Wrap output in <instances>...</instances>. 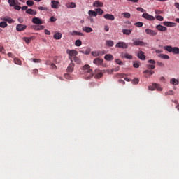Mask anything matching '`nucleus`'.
I'll use <instances>...</instances> for the list:
<instances>
[{"label": "nucleus", "mask_w": 179, "mask_h": 179, "mask_svg": "<svg viewBox=\"0 0 179 179\" xmlns=\"http://www.w3.org/2000/svg\"><path fill=\"white\" fill-rule=\"evenodd\" d=\"M83 70L84 73H85V79H92L93 76V70L90 69V66L89 64H86L83 66Z\"/></svg>", "instance_id": "obj_1"}, {"label": "nucleus", "mask_w": 179, "mask_h": 179, "mask_svg": "<svg viewBox=\"0 0 179 179\" xmlns=\"http://www.w3.org/2000/svg\"><path fill=\"white\" fill-rule=\"evenodd\" d=\"M164 49L168 52H172L173 54L178 55L179 54V48L178 47H172L170 45H166L164 47Z\"/></svg>", "instance_id": "obj_2"}, {"label": "nucleus", "mask_w": 179, "mask_h": 179, "mask_svg": "<svg viewBox=\"0 0 179 179\" xmlns=\"http://www.w3.org/2000/svg\"><path fill=\"white\" fill-rule=\"evenodd\" d=\"M66 54L69 55V59H70L71 62H73V60L72 58H75L76 55H78V51L75 50H67Z\"/></svg>", "instance_id": "obj_3"}, {"label": "nucleus", "mask_w": 179, "mask_h": 179, "mask_svg": "<svg viewBox=\"0 0 179 179\" xmlns=\"http://www.w3.org/2000/svg\"><path fill=\"white\" fill-rule=\"evenodd\" d=\"M142 17H143V19H146V20H149L150 22L155 20V17L147 13H143L142 15Z\"/></svg>", "instance_id": "obj_4"}, {"label": "nucleus", "mask_w": 179, "mask_h": 179, "mask_svg": "<svg viewBox=\"0 0 179 179\" xmlns=\"http://www.w3.org/2000/svg\"><path fill=\"white\" fill-rule=\"evenodd\" d=\"M148 64H148L147 68L148 69H155L156 68V66H155V64H156V61L153 59H150L148 61Z\"/></svg>", "instance_id": "obj_5"}, {"label": "nucleus", "mask_w": 179, "mask_h": 179, "mask_svg": "<svg viewBox=\"0 0 179 179\" xmlns=\"http://www.w3.org/2000/svg\"><path fill=\"white\" fill-rule=\"evenodd\" d=\"M27 29V26L22 24H18L16 26V30L17 31H24V29Z\"/></svg>", "instance_id": "obj_6"}, {"label": "nucleus", "mask_w": 179, "mask_h": 179, "mask_svg": "<svg viewBox=\"0 0 179 179\" xmlns=\"http://www.w3.org/2000/svg\"><path fill=\"white\" fill-rule=\"evenodd\" d=\"M116 48H128V45L124 42H119L115 45Z\"/></svg>", "instance_id": "obj_7"}, {"label": "nucleus", "mask_w": 179, "mask_h": 179, "mask_svg": "<svg viewBox=\"0 0 179 179\" xmlns=\"http://www.w3.org/2000/svg\"><path fill=\"white\" fill-rule=\"evenodd\" d=\"M74 68H75V63H73V62H71L69 64V66H68V67H67V69H66V71H67V72L72 73V72H73Z\"/></svg>", "instance_id": "obj_8"}, {"label": "nucleus", "mask_w": 179, "mask_h": 179, "mask_svg": "<svg viewBox=\"0 0 179 179\" xmlns=\"http://www.w3.org/2000/svg\"><path fill=\"white\" fill-rule=\"evenodd\" d=\"M138 58H139V59H141V61H145V59H146V56H145V52H143V51H139L138 52L137 55Z\"/></svg>", "instance_id": "obj_9"}, {"label": "nucleus", "mask_w": 179, "mask_h": 179, "mask_svg": "<svg viewBox=\"0 0 179 179\" xmlns=\"http://www.w3.org/2000/svg\"><path fill=\"white\" fill-rule=\"evenodd\" d=\"M32 23H34V24H43V20L39 17H34L32 19Z\"/></svg>", "instance_id": "obj_10"}, {"label": "nucleus", "mask_w": 179, "mask_h": 179, "mask_svg": "<svg viewBox=\"0 0 179 179\" xmlns=\"http://www.w3.org/2000/svg\"><path fill=\"white\" fill-rule=\"evenodd\" d=\"M145 33L146 34H148V36H156L157 34V32H156V31L152 30L150 29H146Z\"/></svg>", "instance_id": "obj_11"}, {"label": "nucleus", "mask_w": 179, "mask_h": 179, "mask_svg": "<svg viewBox=\"0 0 179 179\" xmlns=\"http://www.w3.org/2000/svg\"><path fill=\"white\" fill-rule=\"evenodd\" d=\"M129 45H132V44H133V45L142 46V45H145V42L139 41V40H136L133 43H129Z\"/></svg>", "instance_id": "obj_12"}, {"label": "nucleus", "mask_w": 179, "mask_h": 179, "mask_svg": "<svg viewBox=\"0 0 179 179\" xmlns=\"http://www.w3.org/2000/svg\"><path fill=\"white\" fill-rule=\"evenodd\" d=\"M93 6H94V8H103V6H104V4L103 3V2L96 1L93 3Z\"/></svg>", "instance_id": "obj_13"}, {"label": "nucleus", "mask_w": 179, "mask_h": 179, "mask_svg": "<svg viewBox=\"0 0 179 179\" xmlns=\"http://www.w3.org/2000/svg\"><path fill=\"white\" fill-rule=\"evenodd\" d=\"M93 64H95V65H101L103 64V59L98 57L94 59Z\"/></svg>", "instance_id": "obj_14"}, {"label": "nucleus", "mask_w": 179, "mask_h": 179, "mask_svg": "<svg viewBox=\"0 0 179 179\" xmlns=\"http://www.w3.org/2000/svg\"><path fill=\"white\" fill-rule=\"evenodd\" d=\"M51 3H52L51 6H52V8L53 9H58V8H59L58 6L59 5V2L53 0V1H51Z\"/></svg>", "instance_id": "obj_15"}, {"label": "nucleus", "mask_w": 179, "mask_h": 179, "mask_svg": "<svg viewBox=\"0 0 179 179\" xmlns=\"http://www.w3.org/2000/svg\"><path fill=\"white\" fill-rule=\"evenodd\" d=\"M104 19H106L107 20H114L115 17L112 14H106L103 16Z\"/></svg>", "instance_id": "obj_16"}, {"label": "nucleus", "mask_w": 179, "mask_h": 179, "mask_svg": "<svg viewBox=\"0 0 179 179\" xmlns=\"http://www.w3.org/2000/svg\"><path fill=\"white\" fill-rule=\"evenodd\" d=\"M156 29H157V30H159V31H166V30H167V27L160 25V24L157 25Z\"/></svg>", "instance_id": "obj_17"}, {"label": "nucleus", "mask_w": 179, "mask_h": 179, "mask_svg": "<svg viewBox=\"0 0 179 179\" xmlns=\"http://www.w3.org/2000/svg\"><path fill=\"white\" fill-rule=\"evenodd\" d=\"M122 58H126V59H132V55L128 53H122Z\"/></svg>", "instance_id": "obj_18"}, {"label": "nucleus", "mask_w": 179, "mask_h": 179, "mask_svg": "<svg viewBox=\"0 0 179 179\" xmlns=\"http://www.w3.org/2000/svg\"><path fill=\"white\" fill-rule=\"evenodd\" d=\"M171 85H173L174 86H177L179 83V80H177L176 78H171L170 80Z\"/></svg>", "instance_id": "obj_19"}, {"label": "nucleus", "mask_w": 179, "mask_h": 179, "mask_svg": "<svg viewBox=\"0 0 179 179\" xmlns=\"http://www.w3.org/2000/svg\"><path fill=\"white\" fill-rule=\"evenodd\" d=\"M164 25L167 26L168 27H174L176 26V23L171 22H164Z\"/></svg>", "instance_id": "obj_20"}, {"label": "nucleus", "mask_w": 179, "mask_h": 179, "mask_svg": "<svg viewBox=\"0 0 179 179\" xmlns=\"http://www.w3.org/2000/svg\"><path fill=\"white\" fill-rule=\"evenodd\" d=\"M26 13H27L28 15H37V11L29 8L26 10Z\"/></svg>", "instance_id": "obj_21"}, {"label": "nucleus", "mask_w": 179, "mask_h": 179, "mask_svg": "<svg viewBox=\"0 0 179 179\" xmlns=\"http://www.w3.org/2000/svg\"><path fill=\"white\" fill-rule=\"evenodd\" d=\"M104 59L106 61H113V59H114V57H113V55L108 54L105 55Z\"/></svg>", "instance_id": "obj_22"}, {"label": "nucleus", "mask_w": 179, "mask_h": 179, "mask_svg": "<svg viewBox=\"0 0 179 179\" xmlns=\"http://www.w3.org/2000/svg\"><path fill=\"white\" fill-rule=\"evenodd\" d=\"M55 40H61L62 37V34L58 32L54 34L53 36Z\"/></svg>", "instance_id": "obj_23"}, {"label": "nucleus", "mask_w": 179, "mask_h": 179, "mask_svg": "<svg viewBox=\"0 0 179 179\" xmlns=\"http://www.w3.org/2000/svg\"><path fill=\"white\" fill-rule=\"evenodd\" d=\"M122 33L125 36H129V34H131V33H132V29H122Z\"/></svg>", "instance_id": "obj_24"}, {"label": "nucleus", "mask_w": 179, "mask_h": 179, "mask_svg": "<svg viewBox=\"0 0 179 179\" xmlns=\"http://www.w3.org/2000/svg\"><path fill=\"white\" fill-rule=\"evenodd\" d=\"M83 31H85V33H92V31H93V29H92V27H83Z\"/></svg>", "instance_id": "obj_25"}, {"label": "nucleus", "mask_w": 179, "mask_h": 179, "mask_svg": "<svg viewBox=\"0 0 179 179\" xmlns=\"http://www.w3.org/2000/svg\"><path fill=\"white\" fill-rule=\"evenodd\" d=\"M88 15L90 16H93L94 17H96V16H97V12L96 10H89Z\"/></svg>", "instance_id": "obj_26"}, {"label": "nucleus", "mask_w": 179, "mask_h": 179, "mask_svg": "<svg viewBox=\"0 0 179 179\" xmlns=\"http://www.w3.org/2000/svg\"><path fill=\"white\" fill-rule=\"evenodd\" d=\"M152 86L154 87H155V89H157V90L161 92V90H163V89L162 88V87L160 86V85L157 84V83H152Z\"/></svg>", "instance_id": "obj_27"}, {"label": "nucleus", "mask_w": 179, "mask_h": 179, "mask_svg": "<svg viewBox=\"0 0 179 179\" xmlns=\"http://www.w3.org/2000/svg\"><path fill=\"white\" fill-rule=\"evenodd\" d=\"M1 20H3L4 22H8L10 24L13 23V20L8 17L1 18Z\"/></svg>", "instance_id": "obj_28"}, {"label": "nucleus", "mask_w": 179, "mask_h": 179, "mask_svg": "<svg viewBox=\"0 0 179 179\" xmlns=\"http://www.w3.org/2000/svg\"><path fill=\"white\" fill-rule=\"evenodd\" d=\"M95 10L96 11V15H99V16H101V15L104 13V10L101 8H96Z\"/></svg>", "instance_id": "obj_29"}, {"label": "nucleus", "mask_w": 179, "mask_h": 179, "mask_svg": "<svg viewBox=\"0 0 179 179\" xmlns=\"http://www.w3.org/2000/svg\"><path fill=\"white\" fill-rule=\"evenodd\" d=\"M143 73H145V75H153V73H155V71H152V70H145L143 71Z\"/></svg>", "instance_id": "obj_30"}, {"label": "nucleus", "mask_w": 179, "mask_h": 179, "mask_svg": "<svg viewBox=\"0 0 179 179\" xmlns=\"http://www.w3.org/2000/svg\"><path fill=\"white\" fill-rule=\"evenodd\" d=\"M8 2L10 5V6L13 7L15 6L16 5V0H8Z\"/></svg>", "instance_id": "obj_31"}, {"label": "nucleus", "mask_w": 179, "mask_h": 179, "mask_svg": "<svg viewBox=\"0 0 179 179\" xmlns=\"http://www.w3.org/2000/svg\"><path fill=\"white\" fill-rule=\"evenodd\" d=\"M14 63L16 65H22V60L19 58H14Z\"/></svg>", "instance_id": "obj_32"}, {"label": "nucleus", "mask_w": 179, "mask_h": 179, "mask_svg": "<svg viewBox=\"0 0 179 179\" xmlns=\"http://www.w3.org/2000/svg\"><path fill=\"white\" fill-rule=\"evenodd\" d=\"M106 43L108 47H113L114 45V42L113 41H106Z\"/></svg>", "instance_id": "obj_33"}, {"label": "nucleus", "mask_w": 179, "mask_h": 179, "mask_svg": "<svg viewBox=\"0 0 179 179\" xmlns=\"http://www.w3.org/2000/svg\"><path fill=\"white\" fill-rule=\"evenodd\" d=\"M0 27H1V29H5V27H8V23H6V22H0Z\"/></svg>", "instance_id": "obj_34"}, {"label": "nucleus", "mask_w": 179, "mask_h": 179, "mask_svg": "<svg viewBox=\"0 0 179 179\" xmlns=\"http://www.w3.org/2000/svg\"><path fill=\"white\" fill-rule=\"evenodd\" d=\"M74 62H76V64H78L79 65H80L82 64V60H80V59H79L77 57H74Z\"/></svg>", "instance_id": "obj_35"}, {"label": "nucleus", "mask_w": 179, "mask_h": 179, "mask_svg": "<svg viewBox=\"0 0 179 179\" xmlns=\"http://www.w3.org/2000/svg\"><path fill=\"white\" fill-rule=\"evenodd\" d=\"M165 96H174V91L171 90L165 92Z\"/></svg>", "instance_id": "obj_36"}, {"label": "nucleus", "mask_w": 179, "mask_h": 179, "mask_svg": "<svg viewBox=\"0 0 179 179\" xmlns=\"http://www.w3.org/2000/svg\"><path fill=\"white\" fill-rule=\"evenodd\" d=\"M160 58H162L163 59H170V57L167 55H159Z\"/></svg>", "instance_id": "obj_37"}, {"label": "nucleus", "mask_w": 179, "mask_h": 179, "mask_svg": "<svg viewBox=\"0 0 179 179\" xmlns=\"http://www.w3.org/2000/svg\"><path fill=\"white\" fill-rule=\"evenodd\" d=\"M95 79H100V78H103V73L99 72L96 73L94 76Z\"/></svg>", "instance_id": "obj_38"}, {"label": "nucleus", "mask_w": 179, "mask_h": 179, "mask_svg": "<svg viewBox=\"0 0 179 179\" xmlns=\"http://www.w3.org/2000/svg\"><path fill=\"white\" fill-rule=\"evenodd\" d=\"M75 45H76V47H80V45H82V41L79 39L76 40L75 42Z\"/></svg>", "instance_id": "obj_39"}, {"label": "nucleus", "mask_w": 179, "mask_h": 179, "mask_svg": "<svg viewBox=\"0 0 179 179\" xmlns=\"http://www.w3.org/2000/svg\"><path fill=\"white\" fill-rule=\"evenodd\" d=\"M122 15L124 17H126V19H129V17H131V14L129 13H123Z\"/></svg>", "instance_id": "obj_40"}, {"label": "nucleus", "mask_w": 179, "mask_h": 179, "mask_svg": "<svg viewBox=\"0 0 179 179\" xmlns=\"http://www.w3.org/2000/svg\"><path fill=\"white\" fill-rule=\"evenodd\" d=\"M67 8H76V4L72 2L66 5Z\"/></svg>", "instance_id": "obj_41"}, {"label": "nucleus", "mask_w": 179, "mask_h": 179, "mask_svg": "<svg viewBox=\"0 0 179 179\" xmlns=\"http://www.w3.org/2000/svg\"><path fill=\"white\" fill-rule=\"evenodd\" d=\"M134 26H136V27H142V26H143V22H136L134 24Z\"/></svg>", "instance_id": "obj_42"}, {"label": "nucleus", "mask_w": 179, "mask_h": 179, "mask_svg": "<svg viewBox=\"0 0 179 179\" xmlns=\"http://www.w3.org/2000/svg\"><path fill=\"white\" fill-rule=\"evenodd\" d=\"M26 3L28 6H33V5H34V2L31 0L27 1Z\"/></svg>", "instance_id": "obj_43"}, {"label": "nucleus", "mask_w": 179, "mask_h": 179, "mask_svg": "<svg viewBox=\"0 0 179 179\" xmlns=\"http://www.w3.org/2000/svg\"><path fill=\"white\" fill-rule=\"evenodd\" d=\"M155 19H157V20H159V22H163V20H164V18H163V17L161 15H157L155 17Z\"/></svg>", "instance_id": "obj_44"}, {"label": "nucleus", "mask_w": 179, "mask_h": 179, "mask_svg": "<svg viewBox=\"0 0 179 179\" xmlns=\"http://www.w3.org/2000/svg\"><path fill=\"white\" fill-rule=\"evenodd\" d=\"M139 62H133L134 68H139Z\"/></svg>", "instance_id": "obj_45"}, {"label": "nucleus", "mask_w": 179, "mask_h": 179, "mask_svg": "<svg viewBox=\"0 0 179 179\" xmlns=\"http://www.w3.org/2000/svg\"><path fill=\"white\" fill-rule=\"evenodd\" d=\"M92 57H99V51H93L92 52Z\"/></svg>", "instance_id": "obj_46"}, {"label": "nucleus", "mask_w": 179, "mask_h": 179, "mask_svg": "<svg viewBox=\"0 0 179 179\" xmlns=\"http://www.w3.org/2000/svg\"><path fill=\"white\" fill-rule=\"evenodd\" d=\"M33 62H35V64H38L41 62V59H31Z\"/></svg>", "instance_id": "obj_47"}, {"label": "nucleus", "mask_w": 179, "mask_h": 179, "mask_svg": "<svg viewBox=\"0 0 179 179\" xmlns=\"http://www.w3.org/2000/svg\"><path fill=\"white\" fill-rule=\"evenodd\" d=\"M115 62H116V64H117L118 65H124V62H122V61H120V59H115Z\"/></svg>", "instance_id": "obj_48"}, {"label": "nucleus", "mask_w": 179, "mask_h": 179, "mask_svg": "<svg viewBox=\"0 0 179 179\" xmlns=\"http://www.w3.org/2000/svg\"><path fill=\"white\" fill-rule=\"evenodd\" d=\"M24 41H25L27 44H30V43H31L29 37L24 38Z\"/></svg>", "instance_id": "obj_49"}, {"label": "nucleus", "mask_w": 179, "mask_h": 179, "mask_svg": "<svg viewBox=\"0 0 179 179\" xmlns=\"http://www.w3.org/2000/svg\"><path fill=\"white\" fill-rule=\"evenodd\" d=\"M132 83H133V85H138V83H139V79H138V78H134V79L132 80Z\"/></svg>", "instance_id": "obj_50"}, {"label": "nucleus", "mask_w": 179, "mask_h": 179, "mask_svg": "<svg viewBox=\"0 0 179 179\" xmlns=\"http://www.w3.org/2000/svg\"><path fill=\"white\" fill-rule=\"evenodd\" d=\"M14 9L15 10H20V9H22V7L20 6H19V5H15L14 6Z\"/></svg>", "instance_id": "obj_51"}, {"label": "nucleus", "mask_w": 179, "mask_h": 179, "mask_svg": "<svg viewBox=\"0 0 179 179\" xmlns=\"http://www.w3.org/2000/svg\"><path fill=\"white\" fill-rule=\"evenodd\" d=\"M45 27H44L43 25H38L37 26L36 30H44Z\"/></svg>", "instance_id": "obj_52"}, {"label": "nucleus", "mask_w": 179, "mask_h": 179, "mask_svg": "<svg viewBox=\"0 0 179 179\" xmlns=\"http://www.w3.org/2000/svg\"><path fill=\"white\" fill-rule=\"evenodd\" d=\"M38 9L39 10H48V8L47 7H43V6H39V7L38 8Z\"/></svg>", "instance_id": "obj_53"}, {"label": "nucleus", "mask_w": 179, "mask_h": 179, "mask_svg": "<svg viewBox=\"0 0 179 179\" xmlns=\"http://www.w3.org/2000/svg\"><path fill=\"white\" fill-rule=\"evenodd\" d=\"M136 9L138 12H142L143 13H144V12H146V10H145V9H143L141 7H138Z\"/></svg>", "instance_id": "obj_54"}, {"label": "nucleus", "mask_w": 179, "mask_h": 179, "mask_svg": "<svg viewBox=\"0 0 179 179\" xmlns=\"http://www.w3.org/2000/svg\"><path fill=\"white\" fill-rule=\"evenodd\" d=\"M98 54H99V56H101V55H104V54H106V52L103 50V51H98Z\"/></svg>", "instance_id": "obj_55"}, {"label": "nucleus", "mask_w": 179, "mask_h": 179, "mask_svg": "<svg viewBox=\"0 0 179 179\" xmlns=\"http://www.w3.org/2000/svg\"><path fill=\"white\" fill-rule=\"evenodd\" d=\"M59 57H55V62H56V64H59L61 62V60H58Z\"/></svg>", "instance_id": "obj_56"}, {"label": "nucleus", "mask_w": 179, "mask_h": 179, "mask_svg": "<svg viewBox=\"0 0 179 179\" xmlns=\"http://www.w3.org/2000/svg\"><path fill=\"white\" fill-rule=\"evenodd\" d=\"M118 69H112L110 70V71H108V73H113V72H117V71H118Z\"/></svg>", "instance_id": "obj_57"}, {"label": "nucleus", "mask_w": 179, "mask_h": 179, "mask_svg": "<svg viewBox=\"0 0 179 179\" xmlns=\"http://www.w3.org/2000/svg\"><path fill=\"white\" fill-rule=\"evenodd\" d=\"M148 89H149V90H154L156 89V87H155L153 86V84H152V85L148 86Z\"/></svg>", "instance_id": "obj_58"}, {"label": "nucleus", "mask_w": 179, "mask_h": 179, "mask_svg": "<svg viewBox=\"0 0 179 179\" xmlns=\"http://www.w3.org/2000/svg\"><path fill=\"white\" fill-rule=\"evenodd\" d=\"M155 15H160L161 13H162L163 12L162 10H155Z\"/></svg>", "instance_id": "obj_59"}, {"label": "nucleus", "mask_w": 179, "mask_h": 179, "mask_svg": "<svg viewBox=\"0 0 179 179\" xmlns=\"http://www.w3.org/2000/svg\"><path fill=\"white\" fill-rule=\"evenodd\" d=\"M50 22H57V18L54 16L50 17Z\"/></svg>", "instance_id": "obj_60"}, {"label": "nucleus", "mask_w": 179, "mask_h": 179, "mask_svg": "<svg viewBox=\"0 0 179 179\" xmlns=\"http://www.w3.org/2000/svg\"><path fill=\"white\" fill-rule=\"evenodd\" d=\"M45 34L50 36V34H51V32L50 31H48V29H45Z\"/></svg>", "instance_id": "obj_61"}, {"label": "nucleus", "mask_w": 179, "mask_h": 179, "mask_svg": "<svg viewBox=\"0 0 179 179\" xmlns=\"http://www.w3.org/2000/svg\"><path fill=\"white\" fill-rule=\"evenodd\" d=\"M50 65H51L52 69H56L57 66L55 64L52 63Z\"/></svg>", "instance_id": "obj_62"}, {"label": "nucleus", "mask_w": 179, "mask_h": 179, "mask_svg": "<svg viewBox=\"0 0 179 179\" xmlns=\"http://www.w3.org/2000/svg\"><path fill=\"white\" fill-rule=\"evenodd\" d=\"M18 22H19L20 23H23V22H24L23 18L19 17V18H18Z\"/></svg>", "instance_id": "obj_63"}, {"label": "nucleus", "mask_w": 179, "mask_h": 179, "mask_svg": "<svg viewBox=\"0 0 179 179\" xmlns=\"http://www.w3.org/2000/svg\"><path fill=\"white\" fill-rule=\"evenodd\" d=\"M175 6L179 9V3H175Z\"/></svg>", "instance_id": "obj_64"}]
</instances>
